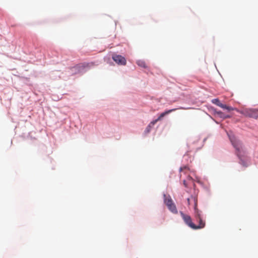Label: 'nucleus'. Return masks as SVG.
<instances>
[{"mask_svg":"<svg viewBox=\"0 0 258 258\" xmlns=\"http://www.w3.org/2000/svg\"><path fill=\"white\" fill-rule=\"evenodd\" d=\"M180 213L185 224L191 228L198 229L202 228L205 226V222L202 220L199 212H195V218L198 223L197 225L192 222L191 218L189 215L184 214L182 212H180Z\"/></svg>","mask_w":258,"mask_h":258,"instance_id":"f257e3e1","label":"nucleus"},{"mask_svg":"<svg viewBox=\"0 0 258 258\" xmlns=\"http://www.w3.org/2000/svg\"><path fill=\"white\" fill-rule=\"evenodd\" d=\"M189 206L192 205L195 210V212H199L197 209L198 199L196 196H191L187 199Z\"/></svg>","mask_w":258,"mask_h":258,"instance_id":"f03ea898","label":"nucleus"},{"mask_svg":"<svg viewBox=\"0 0 258 258\" xmlns=\"http://www.w3.org/2000/svg\"><path fill=\"white\" fill-rule=\"evenodd\" d=\"M112 58L118 64H125L126 63L125 58L120 55H114L112 56Z\"/></svg>","mask_w":258,"mask_h":258,"instance_id":"7ed1b4c3","label":"nucleus"},{"mask_svg":"<svg viewBox=\"0 0 258 258\" xmlns=\"http://www.w3.org/2000/svg\"><path fill=\"white\" fill-rule=\"evenodd\" d=\"M176 110V108H174V109H170V110H167L162 113L160 114V115H159V116L158 117V118L155 120H154V121H156V122L159 121V120H160L163 117H164L166 115L174 111H175Z\"/></svg>","mask_w":258,"mask_h":258,"instance_id":"20e7f679","label":"nucleus"},{"mask_svg":"<svg viewBox=\"0 0 258 258\" xmlns=\"http://www.w3.org/2000/svg\"><path fill=\"white\" fill-rule=\"evenodd\" d=\"M164 203L167 206H168L173 203V201L169 196H166V195H164Z\"/></svg>","mask_w":258,"mask_h":258,"instance_id":"39448f33","label":"nucleus"},{"mask_svg":"<svg viewBox=\"0 0 258 258\" xmlns=\"http://www.w3.org/2000/svg\"><path fill=\"white\" fill-rule=\"evenodd\" d=\"M169 210L173 213H177V210L174 204L173 203L168 206H167Z\"/></svg>","mask_w":258,"mask_h":258,"instance_id":"423d86ee","label":"nucleus"},{"mask_svg":"<svg viewBox=\"0 0 258 258\" xmlns=\"http://www.w3.org/2000/svg\"><path fill=\"white\" fill-rule=\"evenodd\" d=\"M156 123V121H151L149 123V124L147 126V127H146V128L145 130V133H149L150 132L151 128L155 125V124Z\"/></svg>","mask_w":258,"mask_h":258,"instance_id":"0eeeda50","label":"nucleus"},{"mask_svg":"<svg viewBox=\"0 0 258 258\" xmlns=\"http://www.w3.org/2000/svg\"><path fill=\"white\" fill-rule=\"evenodd\" d=\"M188 170H189V168L187 166H184L181 167L180 168V172H184L185 173H186L187 171H188Z\"/></svg>","mask_w":258,"mask_h":258,"instance_id":"6e6552de","label":"nucleus"},{"mask_svg":"<svg viewBox=\"0 0 258 258\" xmlns=\"http://www.w3.org/2000/svg\"><path fill=\"white\" fill-rule=\"evenodd\" d=\"M143 63H145V62H143L142 61H139L138 62V64H143Z\"/></svg>","mask_w":258,"mask_h":258,"instance_id":"1a4fd4ad","label":"nucleus"},{"mask_svg":"<svg viewBox=\"0 0 258 258\" xmlns=\"http://www.w3.org/2000/svg\"><path fill=\"white\" fill-rule=\"evenodd\" d=\"M183 184L186 187L187 186V184H186V181L185 180H183Z\"/></svg>","mask_w":258,"mask_h":258,"instance_id":"9d476101","label":"nucleus"}]
</instances>
